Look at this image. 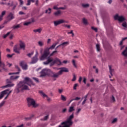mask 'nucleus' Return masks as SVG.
I'll list each match as a JSON object with an SVG mask.
<instances>
[{"instance_id": "4468645a", "label": "nucleus", "mask_w": 127, "mask_h": 127, "mask_svg": "<svg viewBox=\"0 0 127 127\" xmlns=\"http://www.w3.org/2000/svg\"><path fill=\"white\" fill-rule=\"evenodd\" d=\"M19 46L21 49H23V50H25V44L24 43V42H22V41H20Z\"/></svg>"}, {"instance_id": "c9c22d12", "label": "nucleus", "mask_w": 127, "mask_h": 127, "mask_svg": "<svg viewBox=\"0 0 127 127\" xmlns=\"http://www.w3.org/2000/svg\"><path fill=\"white\" fill-rule=\"evenodd\" d=\"M57 51H53L50 55V57H51V56H53V55H54V54H57Z\"/></svg>"}, {"instance_id": "c03bdc74", "label": "nucleus", "mask_w": 127, "mask_h": 127, "mask_svg": "<svg viewBox=\"0 0 127 127\" xmlns=\"http://www.w3.org/2000/svg\"><path fill=\"white\" fill-rule=\"evenodd\" d=\"M91 29H92L93 30H94L95 32H98V28H95L94 27H91Z\"/></svg>"}, {"instance_id": "e433bc0d", "label": "nucleus", "mask_w": 127, "mask_h": 127, "mask_svg": "<svg viewBox=\"0 0 127 127\" xmlns=\"http://www.w3.org/2000/svg\"><path fill=\"white\" fill-rule=\"evenodd\" d=\"M61 100H62V101H64V102H65V101H66V97L65 96H64V95H61Z\"/></svg>"}, {"instance_id": "338daca9", "label": "nucleus", "mask_w": 127, "mask_h": 127, "mask_svg": "<svg viewBox=\"0 0 127 127\" xmlns=\"http://www.w3.org/2000/svg\"><path fill=\"white\" fill-rule=\"evenodd\" d=\"M86 81H87V79H86L85 77L83 78V82L84 83V84H86Z\"/></svg>"}, {"instance_id": "603ef678", "label": "nucleus", "mask_w": 127, "mask_h": 127, "mask_svg": "<svg viewBox=\"0 0 127 127\" xmlns=\"http://www.w3.org/2000/svg\"><path fill=\"white\" fill-rule=\"evenodd\" d=\"M117 121H118V119L115 118L113 120V121H112V124H115V123H117Z\"/></svg>"}, {"instance_id": "1a4fd4ad", "label": "nucleus", "mask_w": 127, "mask_h": 127, "mask_svg": "<svg viewBox=\"0 0 127 127\" xmlns=\"http://www.w3.org/2000/svg\"><path fill=\"white\" fill-rule=\"evenodd\" d=\"M0 67H1L4 71H7V69L5 68V64H4V63L1 62V52H0Z\"/></svg>"}, {"instance_id": "5fc2aeb1", "label": "nucleus", "mask_w": 127, "mask_h": 127, "mask_svg": "<svg viewBox=\"0 0 127 127\" xmlns=\"http://www.w3.org/2000/svg\"><path fill=\"white\" fill-rule=\"evenodd\" d=\"M56 64V61H55V60L52 62L51 63V66H53V65H54V64Z\"/></svg>"}, {"instance_id": "72a5a7b5", "label": "nucleus", "mask_w": 127, "mask_h": 127, "mask_svg": "<svg viewBox=\"0 0 127 127\" xmlns=\"http://www.w3.org/2000/svg\"><path fill=\"white\" fill-rule=\"evenodd\" d=\"M96 49H97V51H98V52H100V51H101V49H100V45L99 44L96 45Z\"/></svg>"}, {"instance_id": "0e129e2a", "label": "nucleus", "mask_w": 127, "mask_h": 127, "mask_svg": "<svg viewBox=\"0 0 127 127\" xmlns=\"http://www.w3.org/2000/svg\"><path fill=\"white\" fill-rule=\"evenodd\" d=\"M43 64H44V65H48V64H49V63L47 61L46 62H44Z\"/></svg>"}, {"instance_id": "774afa93", "label": "nucleus", "mask_w": 127, "mask_h": 127, "mask_svg": "<svg viewBox=\"0 0 127 127\" xmlns=\"http://www.w3.org/2000/svg\"><path fill=\"white\" fill-rule=\"evenodd\" d=\"M63 92V89H59V93L60 94H61V93H62Z\"/></svg>"}, {"instance_id": "8fccbe9b", "label": "nucleus", "mask_w": 127, "mask_h": 127, "mask_svg": "<svg viewBox=\"0 0 127 127\" xmlns=\"http://www.w3.org/2000/svg\"><path fill=\"white\" fill-rule=\"evenodd\" d=\"M33 80H34V81H35L37 83H39V80L38 79V78H36V77H33Z\"/></svg>"}, {"instance_id": "a878e982", "label": "nucleus", "mask_w": 127, "mask_h": 127, "mask_svg": "<svg viewBox=\"0 0 127 127\" xmlns=\"http://www.w3.org/2000/svg\"><path fill=\"white\" fill-rule=\"evenodd\" d=\"M54 14L56 16H58V15H60L61 14V11L58 10L54 13Z\"/></svg>"}, {"instance_id": "c756f323", "label": "nucleus", "mask_w": 127, "mask_h": 127, "mask_svg": "<svg viewBox=\"0 0 127 127\" xmlns=\"http://www.w3.org/2000/svg\"><path fill=\"white\" fill-rule=\"evenodd\" d=\"M49 118V115L46 116L43 119H41V121H47Z\"/></svg>"}, {"instance_id": "ea45409f", "label": "nucleus", "mask_w": 127, "mask_h": 127, "mask_svg": "<svg viewBox=\"0 0 127 127\" xmlns=\"http://www.w3.org/2000/svg\"><path fill=\"white\" fill-rule=\"evenodd\" d=\"M34 53V52L29 53V54H27V56H28L29 57V58H31V56H32V55H33Z\"/></svg>"}, {"instance_id": "393cba45", "label": "nucleus", "mask_w": 127, "mask_h": 127, "mask_svg": "<svg viewBox=\"0 0 127 127\" xmlns=\"http://www.w3.org/2000/svg\"><path fill=\"white\" fill-rule=\"evenodd\" d=\"M5 14V11H3L1 12V15H0V21H1L2 20V17H3V15Z\"/></svg>"}, {"instance_id": "473e14b6", "label": "nucleus", "mask_w": 127, "mask_h": 127, "mask_svg": "<svg viewBox=\"0 0 127 127\" xmlns=\"http://www.w3.org/2000/svg\"><path fill=\"white\" fill-rule=\"evenodd\" d=\"M10 33V32H7L6 34L3 36V38L5 39V38H6L9 35Z\"/></svg>"}, {"instance_id": "39448f33", "label": "nucleus", "mask_w": 127, "mask_h": 127, "mask_svg": "<svg viewBox=\"0 0 127 127\" xmlns=\"http://www.w3.org/2000/svg\"><path fill=\"white\" fill-rule=\"evenodd\" d=\"M28 107L32 106L33 108H37L39 106V104H36L34 99L31 98H27Z\"/></svg>"}, {"instance_id": "680f3d73", "label": "nucleus", "mask_w": 127, "mask_h": 127, "mask_svg": "<svg viewBox=\"0 0 127 127\" xmlns=\"http://www.w3.org/2000/svg\"><path fill=\"white\" fill-rule=\"evenodd\" d=\"M51 42V39H48L47 41V44H50V43Z\"/></svg>"}, {"instance_id": "f257e3e1", "label": "nucleus", "mask_w": 127, "mask_h": 127, "mask_svg": "<svg viewBox=\"0 0 127 127\" xmlns=\"http://www.w3.org/2000/svg\"><path fill=\"white\" fill-rule=\"evenodd\" d=\"M59 69L61 70L58 72H55L51 71V70L48 68H44L41 71L40 77H45V76H47V75H50V77L54 78V81H56L57 78H59L60 75H62L63 72H69L68 68L66 67H61Z\"/></svg>"}, {"instance_id": "4c0bfd02", "label": "nucleus", "mask_w": 127, "mask_h": 127, "mask_svg": "<svg viewBox=\"0 0 127 127\" xmlns=\"http://www.w3.org/2000/svg\"><path fill=\"white\" fill-rule=\"evenodd\" d=\"M71 81H72V82H75V81H76V74H73V78Z\"/></svg>"}, {"instance_id": "f03ea898", "label": "nucleus", "mask_w": 127, "mask_h": 127, "mask_svg": "<svg viewBox=\"0 0 127 127\" xmlns=\"http://www.w3.org/2000/svg\"><path fill=\"white\" fill-rule=\"evenodd\" d=\"M25 84L28 85L29 86H34L35 85L34 83L32 82L31 79L29 77H25L24 81H20L19 83L17 84L16 90L17 93H19L20 91H24L25 90H27L29 91V88H28V86H27Z\"/></svg>"}, {"instance_id": "6e6552de", "label": "nucleus", "mask_w": 127, "mask_h": 127, "mask_svg": "<svg viewBox=\"0 0 127 127\" xmlns=\"http://www.w3.org/2000/svg\"><path fill=\"white\" fill-rule=\"evenodd\" d=\"M38 52H36V53L34 57H33L32 59V61L30 63V64H35L38 61Z\"/></svg>"}, {"instance_id": "dca6fc26", "label": "nucleus", "mask_w": 127, "mask_h": 127, "mask_svg": "<svg viewBox=\"0 0 127 127\" xmlns=\"http://www.w3.org/2000/svg\"><path fill=\"white\" fill-rule=\"evenodd\" d=\"M13 51L15 53H17L18 54H19V48H18L17 45L14 46L13 48Z\"/></svg>"}, {"instance_id": "9d476101", "label": "nucleus", "mask_w": 127, "mask_h": 127, "mask_svg": "<svg viewBox=\"0 0 127 127\" xmlns=\"http://www.w3.org/2000/svg\"><path fill=\"white\" fill-rule=\"evenodd\" d=\"M20 65L22 67L23 70H27L28 69V65L23 61L20 62Z\"/></svg>"}, {"instance_id": "864d4df0", "label": "nucleus", "mask_w": 127, "mask_h": 127, "mask_svg": "<svg viewBox=\"0 0 127 127\" xmlns=\"http://www.w3.org/2000/svg\"><path fill=\"white\" fill-rule=\"evenodd\" d=\"M89 6V4H82L83 7H88V6Z\"/></svg>"}, {"instance_id": "e2e57ef3", "label": "nucleus", "mask_w": 127, "mask_h": 127, "mask_svg": "<svg viewBox=\"0 0 127 127\" xmlns=\"http://www.w3.org/2000/svg\"><path fill=\"white\" fill-rule=\"evenodd\" d=\"M19 14H20V15H21L22 14H25V13L21 11L19 12Z\"/></svg>"}, {"instance_id": "a211bd4d", "label": "nucleus", "mask_w": 127, "mask_h": 127, "mask_svg": "<svg viewBox=\"0 0 127 127\" xmlns=\"http://www.w3.org/2000/svg\"><path fill=\"white\" fill-rule=\"evenodd\" d=\"M14 86V83H10V84H7L5 86H3L1 87V88H11V87H13Z\"/></svg>"}, {"instance_id": "aec40b11", "label": "nucleus", "mask_w": 127, "mask_h": 127, "mask_svg": "<svg viewBox=\"0 0 127 127\" xmlns=\"http://www.w3.org/2000/svg\"><path fill=\"white\" fill-rule=\"evenodd\" d=\"M55 61H56V64H57V65H61V64H62V63H61V61H60V60H59V59L56 58L55 59Z\"/></svg>"}, {"instance_id": "69168bd1", "label": "nucleus", "mask_w": 127, "mask_h": 127, "mask_svg": "<svg viewBox=\"0 0 127 127\" xmlns=\"http://www.w3.org/2000/svg\"><path fill=\"white\" fill-rule=\"evenodd\" d=\"M54 9H56V10H58V9H59V7H57V6H54Z\"/></svg>"}, {"instance_id": "0eeeda50", "label": "nucleus", "mask_w": 127, "mask_h": 127, "mask_svg": "<svg viewBox=\"0 0 127 127\" xmlns=\"http://www.w3.org/2000/svg\"><path fill=\"white\" fill-rule=\"evenodd\" d=\"M114 19L115 20H118L119 22H124L126 20V18L123 16H119V14H116L114 16Z\"/></svg>"}, {"instance_id": "49530a36", "label": "nucleus", "mask_w": 127, "mask_h": 127, "mask_svg": "<svg viewBox=\"0 0 127 127\" xmlns=\"http://www.w3.org/2000/svg\"><path fill=\"white\" fill-rule=\"evenodd\" d=\"M13 55H14V54H12V55L7 54L6 56L7 58H11V57H12Z\"/></svg>"}, {"instance_id": "13d9d810", "label": "nucleus", "mask_w": 127, "mask_h": 127, "mask_svg": "<svg viewBox=\"0 0 127 127\" xmlns=\"http://www.w3.org/2000/svg\"><path fill=\"white\" fill-rule=\"evenodd\" d=\"M7 5H8L9 6H12V5H13V2H12L11 4H10V3H7Z\"/></svg>"}, {"instance_id": "cd10ccee", "label": "nucleus", "mask_w": 127, "mask_h": 127, "mask_svg": "<svg viewBox=\"0 0 127 127\" xmlns=\"http://www.w3.org/2000/svg\"><path fill=\"white\" fill-rule=\"evenodd\" d=\"M4 104H5V101L3 100L0 103V109H1L2 107H3L4 106Z\"/></svg>"}, {"instance_id": "7c9ffc66", "label": "nucleus", "mask_w": 127, "mask_h": 127, "mask_svg": "<svg viewBox=\"0 0 127 127\" xmlns=\"http://www.w3.org/2000/svg\"><path fill=\"white\" fill-rule=\"evenodd\" d=\"M74 110H75L74 109V107L71 106V107H69L68 112H69V113H71V112H73V111H74Z\"/></svg>"}, {"instance_id": "bb28decb", "label": "nucleus", "mask_w": 127, "mask_h": 127, "mask_svg": "<svg viewBox=\"0 0 127 127\" xmlns=\"http://www.w3.org/2000/svg\"><path fill=\"white\" fill-rule=\"evenodd\" d=\"M19 27H20V25L18 24L13 26L12 28L13 29H18V28H19Z\"/></svg>"}, {"instance_id": "4d7b16f0", "label": "nucleus", "mask_w": 127, "mask_h": 127, "mask_svg": "<svg viewBox=\"0 0 127 127\" xmlns=\"http://www.w3.org/2000/svg\"><path fill=\"white\" fill-rule=\"evenodd\" d=\"M81 108H79L77 110V111H76V115H78L79 114V113H80V112H81Z\"/></svg>"}, {"instance_id": "052dcab7", "label": "nucleus", "mask_w": 127, "mask_h": 127, "mask_svg": "<svg viewBox=\"0 0 127 127\" xmlns=\"http://www.w3.org/2000/svg\"><path fill=\"white\" fill-rule=\"evenodd\" d=\"M31 2L30 0H27V5H30Z\"/></svg>"}, {"instance_id": "ddd939ff", "label": "nucleus", "mask_w": 127, "mask_h": 127, "mask_svg": "<svg viewBox=\"0 0 127 127\" xmlns=\"http://www.w3.org/2000/svg\"><path fill=\"white\" fill-rule=\"evenodd\" d=\"M69 44V42H64L62 44H61L60 45H59V46H58L56 48V50L57 49V48H59V47H62V49L64 48V46H67V45H68Z\"/></svg>"}, {"instance_id": "5701e85b", "label": "nucleus", "mask_w": 127, "mask_h": 127, "mask_svg": "<svg viewBox=\"0 0 127 127\" xmlns=\"http://www.w3.org/2000/svg\"><path fill=\"white\" fill-rule=\"evenodd\" d=\"M41 31H42V28L33 30V32H35V33H36L37 32H38V33H41Z\"/></svg>"}, {"instance_id": "9b49d317", "label": "nucleus", "mask_w": 127, "mask_h": 127, "mask_svg": "<svg viewBox=\"0 0 127 127\" xmlns=\"http://www.w3.org/2000/svg\"><path fill=\"white\" fill-rule=\"evenodd\" d=\"M65 22V20L63 19H61L58 21H55L54 22L55 26H57V25H59V24H62V23H64Z\"/></svg>"}, {"instance_id": "6ab92c4d", "label": "nucleus", "mask_w": 127, "mask_h": 127, "mask_svg": "<svg viewBox=\"0 0 127 127\" xmlns=\"http://www.w3.org/2000/svg\"><path fill=\"white\" fill-rule=\"evenodd\" d=\"M109 72L111 76H113V73L115 72V69L112 68V66L109 65Z\"/></svg>"}, {"instance_id": "a18cd8bd", "label": "nucleus", "mask_w": 127, "mask_h": 127, "mask_svg": "<svg viewBox=\"0 0 127 127\" xmlns=\"http://www.w3.org/2000/svg\"><path fill=\"white\" fill-rule=\"evenodd\" d=\"M72 64L73 65V66L75 67V68H77V65H76V63L75 62V61L74 60H72Z\"/></svg>"}, {"instance_id": "f704fd0d", "label": "nucleus", "mask_w": 127, "mask_h": 127, "mask_svg": "<svg viewBox=\"0 0 127 127\" xmlns=\"http://www.w3.org/2000/svg\"><path fill=\"white\" fill-rule=\"evenodd\" d=\"M32 118H33V115H32V116H31L30 117L25 118V121H30V120H31L32 119Z\"/></svg>"}, {"instance_id": "a19ab883", "label": "nucleus", "mask_w": 127, "mask_h": 127, "mask_svg": "<svg viewBox=\"0 0 127 127\" xmlns=\"http://www.w3.org/2000/svg\"><path fill=\"white\" fill-rule=\"evenodd\" d=\"M39 93L43 95V97H44V98H45V97H47V95H46L43 92L40 91Z\"/></svg>"}, {"instance_id": "20e7f679", "label": "nucleus", "mask_w": 127, "mask_h": 127, "mask_svg": "<svg viewBox=\"0 0 127 127\" xmlns=\"http://www.w3.org/2000/svg\"><path fill=\"white\" fill-rule=\"evenodd\" d=\"M56 46L54 45V44H53L50 48H46L44 51V54L40 57V60H45L47 58L48 55L50 54V52L49 51L50 49L51 50L55 48Z\"/></svg>"}, {"instance_id": "58836bf2", "label": "nucleus", "mask_w": 127, "mask_h": 127, "mask_svg": "<svg viewBox=\"0 0 127 127\" xmlns=\"http://www.w3.org/2000/svg\"><path fill=\"white\" fill-rule=\"evenodd\" d=\"M46 13H51V8H49L48 10H46Z\"/></svg>"}, {"instance_id": "4be33fe9", "label": "nucleus", "mask_w": 127, "mask_h": 127, "mask_svg": "<svg viewBox=\"0 0 127 127\" xmlns=\"http://www.w3.org/2000/svg\"><path fill=\"white\" fill-rule=\"evenodd\" d=\"M19 78V76L12 75L10 77V80H16Z\"/></svg>"}, {"instance_id": "09e8293b", "label": "nucleus", "mask_w": 127, "mask_h": 127, "mask_svg": "<svg viewBox=\"0 0 127 127\" xmlns=\"http://www.w3.org/2000/svg\"><path fill=\"white\" fill-rule=\"evenodd\" d=\"M122 26H123V27L127 28V22H123L122 24Z\"/></svg>"}, {"instance_id": "79ce46f5", "label": "nucleus", "mask_w": 127, "mask_h": 127, "mask_svg": "<svg viewBox=\"0 0 127 127\" xmlns=\"http://www.w3.org/2000/svg\"><path fill=\"white\" fill-rule=\"evenodd\" d=\"M115 102H116V99H115V97H114V96H112V97L111 98V102L115 103Z\"/></svg>"}, {"instance_id": "bf43d9fd", "label": "nucleus", "mask_w": 127, "mask_h": 127, "mask_svg": "<svg viewBox=\"0 0 127 127\" xmlns=\"http://www.w3.org/2000/svg\"><path fill=\"white\" fill-rule=\"evenodd\" d=\"M18 0L20 2V5H22V4H23V1L22 0Z\"/></svg>"}, {"instance_id": "f8f14e48", "label": "nucleus", "mask_w": 127, "mask_h": 127, "mask_svg": "<svg viewBox=\"0 0 127 127\" xmlns=\"http://www.w3.org/2000/svg\"><path fill=\"white\" fill-rule=\"evenodd\" d=\"M15 67L16 69H17V70L18 71V72H16L15 73L9 72V73H8V75H13L14 74L15 75H18V74H19L20 71H21L20 70V68H19V67H18V65H15Z\"/></svg>"}, {"instance_id": "de8ad7c7", "label": "nucleus", "mask_w": 127, "mask_h": 127, "mask_svg": "<svg viewBox=\"0 0 127 127\" xmlns=\"http://www.w3.org/2000/svg\"><path fill=\"white\" fill-rule=\"evenodd\" d=\"M77 87H78V83H75L73 86V90H77Z\"/></svg>"}, {"instance_id": "2f4dec72", "label": "nucleus", "mask_w": 127, "mask_h": 127, "mask_svg": "<svg viewBox=\"0 0 127 127\" xmlns=\"http://www.w3.org/2000/svg\"><path fill=\"white\" fill-rule=\"evenodd\" d=\"M82 22L83 23H84V24H88V21H87V19H86V18H83L82 19Z\"/></svg>"}, {"instance_id": "7ed1b4c3", "label": "nucleus", "mask_w": 127, "mask_h": 127, "mask_svg": "<svg viewBox=\"0 0 127 127\" xmlns=\"http://www.w3.org/2000/svg\"><path fill=\"white\" fill-rule=\"evenodd\" d=\"M74 119V114H71L69 117L67 119V120L65 122H63L61 123V125H59V127H70L72 125H73V121H72V120Z\"/></svg>"}, {"instance_id": "412c9836", "label": "nucleus", "mask_w": 127, "mask_h": 127, "mask_svg": "<svg viewBox=\"0 0 127 127\" xmlns=\"http://www.w3.org/2000/svg\"><path fill=\"white\" fill-rule=\"evenodd\" d=\"M122 55L125 57H127V47H126L125 50L122 52Z\"/></svg>"}, {"instance_id": "b1692460", "label": "nucleus", "mask_w": 127, "mask_h": 127, "mask_svg": "<svg viewBox=\"0 0 127 127\" xmlns=\"http://www.w3.org/2000/svg\"><path fill=\"white\" fill-rule=\"evenodd\" d=\"M79 100H81V98L76 97L75 98L70 100L69 101V104H70V103H72L73 101H78Z\"/></svg>"}, {"instance_id": "3c124183", "label": "nucleus", "mask_w": 127, "mask_h": 127, "mask_svg": "<svg viewBox=\"0 0 127 127\" xmlns=\"http://www.w3.org/2000/svg\"><path fill=\"white\" fill-rule=\"evenodd\" d=\"M6 82L7 84H11V81L10 79H7L6 80Z\"/></svg>"}, {"instance_id": "f3484780", "label": "nucleus", "mask_w": 127, "mask_h": 127, "mask_svg": "<svg viewBox=\"0 0 127 127\" xmlns=\"http://www.w3.org/2000/svg\"><path fill=\"white\" fill-rule=\"evenodd\" d=\"M34 21H35L34 18H31V21L26 22L24 23V25L27 26V25H29V24H31V23H32V22H34Z\"/></svg>"}, {"instance_id": "c85d7f7f", "label": "nucleus", "mask_w": 127, "mask_h": 127, "mask_svg": "<svg viewBox=\"0 0 127 127\" xmlns=\"http://www.w3.org/2000/svg\"><path fill=\"white\" fill-rule=\"evenodd\" d=\"M47 61L49 63H51V62H52L53 61V59H51L50 58V57H48L47 60Z\"/></svg>"}, {"instance_id": "37998d69", "label": "nucleus", "mask_w": 127, "mask_h": 127, "mask_svg": "<svg viewBox=\"0 0 127 127\" xmlns=\"http://www.w3.org/2000/svg\"><path fill=\"white\" fill-rule=\"evenodd\" d=\"M38 44L39 46H43L44 45L43 42H42V41H39Z\"/></svg>"}, {"instance_id": "423d86ee", "label": "nucleus", "mask_w": 127, "mask_h": 127, "mask_svg": "<svg viewBox=\"0 0 127 127\" xmlns=\"http://www.w3.org/2000/svg\"><path fill=\"white\" fill-rule=\"evenodd\" d=\"M8 91H9V89H7L1 92V93L0 94V100H1V99H2L3 98V97L4 96V95H7V96H9V94H11L12 90H11V91H9L8 93H7V92H8Z\"/></svg>"}, {"instance_id": "2eb2a0df", "label": "nucleus", "mask_w": 127, "mask_h": 127, "mask_svg": "<svg viewBox=\"0 0 127 127\" xmlns=\"http://www.w3.org/2000/svg\"><path fill=\"white\" fill-rule=\"evenodd\" d=\"M14 18V16L13 15V13H12L11 12L9 13L7 17V19L8 20H12V19H13Z\"/></svg>"}, {"instance_id": "6e6d98bb", "label": "nucleus", "mask_w": 127, "mask_h": 127, "mask_svg": "<svg viewBox=\"0 0 127 127\" xmlns=\"http://www.w3.org/2000/svg\"><path fill=\"white\" fill-rule=\"evenodd\" d=\"M6 63H7V66H8V67H11V66H12V64H9L7 62H6Z\"/></svg>"}]
</instances>
